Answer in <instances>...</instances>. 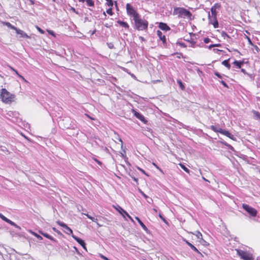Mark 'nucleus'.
<instances>
[{"instance_id": "f257e3e1", "label": "nucleus", "mask_w": 260, "mask_h": 260, "mask_svg": "<svg viewBox=\"0 0 260 260\" xmlns=\"http://www.w3.org/2000/svg\"><path fill=\"white\" fill-rule=\"evenodd\" d=\"M173 15H177L179 18H187L189 20H191L192 14L190 11L184 8H175L173 11Z\"/></svg>"}, {"instance_id": "f03ea898", "label": "nucleus", "mask_w": 260, "mask_h": 260, "mask_svg": "<svg viewBox=\"0 0 260 260\" xmlns=\"http://www.w3.org/2000/svg\"><path fill=\"white\" fill-rule=\"evenodd\" d=\"M135 22V28L138 30H146L148 28V22L147 20L142 19L139 15L133 18Z\"/></svg>"}, {"instance_id": "7ed1b4c3", "label": "nucleus", "mask_w": 260, "mask_h": 260, "mask_svg": "<svg viewBox=\"0 0 260 260\" xmlns=\"http://www.w3.org/2000/svg\"><path fill=\"white\" fill-rule=\"evenodd\" d=\"M1 92L0 98L6 104H11L15 97V95L11 94L5 88H2Z\"/></svg>"}, {"instance_id": "20e7f679", "label": "nucleus", "mask_w": 260, "mask_h": 260, "mask_svg": "<svg viewBox=\"0 0 260 260\" xmlns=\"http://www.w3.org/2000/svg\"><path fill=\"white\" fill-rule=\"evenodd\" d=\"M237 254L243 260H253L252 254L240 249H236Z\"/></svg>"}, {"instance_id": "39448f33", "label": "nucleus", "mask_w": 260, "mask_h": 260, "mask_svg": "<svg viewBox=\"0 0 260 260\" xmlns=\"http://www.w3.org/2000/svg\"><path fill=\"white\" fill-rule=\"evenodd\" d=\"M242 207L243 209L246 211L251 216H255L257 214V211L256 210L249 206L248 205L243 204L242 205Z\"/></svg>"}, {"instance_id": "423d86ee", "label": "nucleus", "mask_w": 260, "mask_h": 260, "mask_svg": "<svg viewBox=\"0 0 260 260\" xmlns=\"http://www.w3.org/2000/svg\"><path fill=\"white\" fill-rule=\"evenodd\" d=\"M126 9L127 14L129 15H132L133 18L139 15L130 4H126Z\"/></svg>"}, {"instance_id": "0eeeda50", "label": "nucleus", "mask_w": 260, "mask_h": 260, "mask_svg": "<svg viewBox=\"0 0 260 260\" xmlns=\"http://www.w3.org/2000/svg\"><path fill=\"white\" fill-rule=\"evenodd\" d=\"M217 16H211L210 14V12L208 13V19L209 21V23L213 24V27L215 28H217L218 27V22L217 20Z\"/></svg>"}, {"instance_id": "6e6552de", "label": "nucleus", "mask_w": 260, "mask_h": 260, "mask_svg": "<svg viewBox=\"0 0 260 260\" xmlns=\"http://www.w3.org/2000/svg\"><path fill=\"white\" fill-rule=\"evenodd\" d=\"M0 218L4 221H5V222H7L8 223L11 224V225H13L14 226V227H15L16 228H17V229L20 230H21V228L20 226L18 225L17 224H16L15 222H14L13 221H11V220L9 219L8 218H7L6 217H5L4 215H3L2 213H0Z\"/></svg>"}, {"instance_id": "1a4fd4ad", "label": "nucleus", "mask_w": 260, "mask_h": 260, "mask_svg": "<svg viewBox=\"0 0 260 260\" xmlns=\"http://www.w3.org/2000/svg\"><path fill=\"white\" fill-rule=\"evenodd\" d=\"M132 113L134 115L136 116L138 119H139L141 121L146 123L147 122V120L145 119V117L140 113L136 111L135 110H132Z\"/></svg>"}, {"instance_id": "9d476101", "label": "nucleus", "mask_w": 260, "mask_h": 260, "mask_svg": "<svg viewBox=\"0 0 260 260\" xmlns=\"http://www.w3.org/2000/svg\"><path fill=\"white\" fill-rule=\"evenodd\" d=\"M156 34L157 36L159 38V39L162 42L164 45H166L167 41L165 35H162V32L160 30H157Z\"/></svg>"}, {"instance_id": "9b49d317", "label": "nucleus", "mask_w": 260, "mask_h": 260, "mask_svg": "<svg viewBox=\"0 0 260 260\" xmlns=\"http://www.w3.org/2000/svg\"><path fill=\"white\" fill-rule=\"evenodd\" d=\"M72 237L84 249H86L85 243L81 239L76 237L74 235H72Z\"/></svg>"}, {"instance_id": "f8f14e48", "label": "nucleus", "mask_w": 260, "mask_h": 260, "mask_svg": "<svg viewBox=\"0 0 260 260\" xmlns=\"http://www.w3.org/2000/svg\"><path fill=\"white\" fill-rule=\"evenodd\" d=\"M117 210L123 216L126 215L130 219L132 220V217L129 216V215L127 213L126 211H125L124 209H123L120 206H118V208H117Z\"/></svg>"}, {"instance_id": "ddd939ff", "label": "nucleus", "mask_w": 260, "mask_h": 260, "mask_svg": "<svg viewBox=\"0 0 260 260\" xmlns=\"http://www.w3.org/2000/svg\"><path fill=\"white\" fill-rule=\"evenodd\" d=\"M16 32L18 35H20L21 37L26 38L29 39L30 38V36H28L25 32H24L23 30L19 28L16 29Z\"/></svg>"}, {"instance_id": "4468645a", "label": "nucleus", "mask_w": 260, "mask_h": 260, "mask_svg": "<svg viewBox=\"0 0 260 260\" xmlns=\"http://www.w3.org/2000/svg\"><path fill=\"white\" fill-rule=\"evenodd\" d=\"M159 27L161 30L167 31L170 29V27L167 25L166 23L163 22H160L159 24Z\"/></svg>"}, {"instance_id": "2eb2a0df", "label": "nucleus", "mask_w": 260, "mask_h": 260, "mask_svg": "<svg viewBox=\"0 0 260 260\" xmlns=\"http://www.w3.org/2000/svg\"><path fill=\"white\" fill-rule=\"evenodd\" d=\"M136 220L138 221V223L140 224L142 228V229L146 232H148L149 231L148 228L146 227V226L143 223V222L140 220V219L138 217H136Z\"/></svg>"}, {"instance_id": "dca6fc26", "label": "nucleus", "mask_w": 260, "mask_h": 260, "mask_svg": "<svg viewBox=\"0 0 260 260\" xmlns=\"http://www.w3.org/2000/svg\"><path fill=\"white\" fill-rule=\"evenodd\" d=\"M184 241L191 248V249H192L193 251L199 254H201V252L198 250V249L195 246H194L191 243H190L187 240H184Z\"/></svg>"}, {"instance_id": "f3484780", "label": "nucleus", "mask_w": 260, "mask_h": 260, "mask_svg": "<svg viewBox=\"0 0 260 260\" xmlns=\"http://www.w3.org/2000/svg\"><path fill=\"white\" fill-rule=\"evenodd\" d=\"M210 129L213 131L215 132H218L220 133V132L222 131V129L219 127H217L215 125H211L210 126Z\"/></svg>"}, {"instance_id": "a211bd4d", "label": "nucleus", "mask_w": 260, "mask_h": 260, "mask_svg": "<svg viewBox=\"0 0 260 260\" xmlns=\"http://www.w3.org/2000/svg\"><path fill=\"white\" fill-rule=\"evenodd\" d=\"M9 68L12 70L13 71H14L16 74L17 75L20 77L21 79H22L23 81H24L25 82H27V81L24 79V78L21 75H20L18 73V72L15 69H14L13 68H12V67L11 66H9Z\"/></svg>"}, {"instance_id": "6ab92c4d", "label": "nucleus", "mask_w": 260, "mask_h": 260, "mask_svg": "<svg viewBox=\"0 0 260 260\" xmlns=\"http://www.w3.org/2000/svg\"><path fill=\"white\" fill-rule=\"evenodd\" d=\"M233 64H234L236 67H237V68H238V69H240V68H241L242 65L243 64V61L235 60V61L233 62Z\"/></svg>"}, {"instance_id": "aec40b11", "label": "nucleus", "mask_w": 260, "mask_h": 260, "mask_svg": "<svg viewBox=\"0 0 260 260\" xmlns=\"http://www.w3.org/2000/svg\"><path fill=\"white\" fill-rule=\"evenodd\" d=\"M117 22L118 24H119L121 26H122L125 28H128L129 27L128 24L125 22L122 21L121 20H118V21H117Z\"/></svg>"}, {"instance_id": "412c9836", "label": "nucleus", "mask_w": 260, "mask_h": 260, "mask_svg": "<svg viewBox=\"0 0 260 260\" xmlns=\"http://www.w3.org/2000/svg\"><path fill=\"white\" fill-rule=\"evenodd\" d=\"M253 113L254 119L255 120H260V113L256 111H253Z\"/></svg>"}, {"instance_id": "4be33fe9", "label": "nucleus", "mask_w": 260, "mask_h": 260, "mask_svg": "<svg viewBox=\"0 0 260 260\" xmlns=\"http://www.w3.org/2000/svg\"><path fill=\"white\" fill-rule=\"evenodd\" d=\"M4 24L5 25H6L7 26H8L9 28H10L12 29L15 30V31H16V29L17 28V27H16L14 25H12L10 22H4Z\"/></svg>"}, {"instance_id": "5701e85b", "label": "nucleus", "mask_w": 260, "mask_h": 260, "mask_svg": "<svg viewBox=\"0 0 260 260\" xmlns=\"http://www.w3.org/2000/svg\"><path fill=\"white\" fill-rule=\"evenodd\" d=\"M229 59H227V60H223L222 62H221V64L223 66H224L225 67H226L229 70L231 68V65L229 63Z\"/></svg>"}, {"instance_id": "b1692460", "label": "nucleus", "mask_w": 260, "mask_h": 260, "mask_svg": "<svg viewBox=\"0 0 260 260\" xmlns=\"http://www.w3.org/2000/svg\"><path fill=\"white\" fill-rule=\"evenodd\" d=\"M220 134H223L227 137L232 136V134L229 131L222 129L220 132Z\"/></svg>"}, {"instance_id": "393cba45", "label": "nucleus", "mask_w": 260, "mask_h": 260, "mask_svg": "<svg viewBox=\"0 0 260 260\" xmlns=\"http://www.w3.org/2000/svg\"><path fill=\"white\" fill-rule=\"evenodd\" d=\"M85 1H86V3H87V5L88 6H90V7H93L94 6V2L92 0H85Z\"/></svg>"}, {"instance_id": "a878e982", "label": "nucleus", "mask_w": 260, "mask_h": 260, "mask_svg": "<svg viewBox=\"0 0 260 260\" xmlns=\"http://www.w3.org/2000/svg\"><path fill=\"white\" fill-rule=\"evenodd\" d=\"M180 167L185 171L186 172V173H189V170L186 167H185L184 165L183 164H179Z\"/></svg>"}, {"instance_id": "bb28decb", "label": "nucleus", "mask_w": 260, "mask_h": 260, "mask_svg": "<svg viewBox=\"0 0 260 260\" xmlns=\"http://www.w3.org/2000/svg\"><path fill=\"white\" fill-rule=\"evenodd\" d=\"M57 223L58 225H59L60 226L64 228L65 229H66V228H68V225L66 223H63V222H62L58 221H57Z\"/></svg>"}, {"instance_id": "cd10ccee", "label": "nucleus", "mask_w": 260, "mask_h": 260, "mask_svg": "<svg viewBox=\"0 0 260 260\" xmlns=\"http://www.w3.org/2000/svg\"><path fill=\"white\" fill-rule=\"evenodd\" d=\"M221 5L219 3H215L211 8H214V9H219Z\"/></svg>"}, {"instance_id": "c85d7f7f", "label": "nucleus", "mask_w": 260, "mask_h": 260, "mask_svg": "<svg viewBox=\"0 0 260 260\" xmlns=\"http://www.w3.org/2000/svg\"><path fill=\"white\" fill-rule=\"evenodd\" d=\"M66 230L67 231L66 232V233L68 235H71L73 233V231L71 228H70L68 226V228H66Z\"/></svg>"}, {"instance_id": "c756f323", "label": "nucleus", "mask_w": 260, "mask_h": 260, "mask_svg": "<svg viewBox=\"0 0 260 260\" xmlns=\"http://www.w3.org/2000/svg\"><path fill=\"white\" fill-rule=\"evenodd\" d=\"M211 16H217V11L216 9H214V8H211Z\"/></svg>"}, {"instance_id": "7c9ffc66", "label": "nucleus", "mask_w": 260, "mask_h": 260, "mask_svg": "<svg viewBox=\"0 0 260 260\" xmlns=\"http://www.w3.org/2000/svg\"><path fill=\"white\" fill-rule=\"evenodd\" d=\"M86 215L88 217V218L91 219L93 222H96V221L98 220L97 218H95L94 217H92L88 214H86Z\"/></svg>"}, {"instance_id": "2f4dec72", "label": "nucleus", "mask_w": 260, "mask_h": 260, "mask_svg": "<svg viewBox=\"0 0 260 260\" xmlns=\"http://www.w3.org/2000/svg\"><path fill=\"white\" fill-rule=\"evenodd\" d=\"M221 37H223L224 39L225 38H229V35L224 31H222L221 34Z\"/></svg>"}, {"instance_id": "473e14b6", "label": "nucleus", "mask_w": 260, "mask_h": 260, "mask_svg": "<svg viewBox=\"0 0 260 260\" xmlns=\"http://www.w3.org/2000/svg\"><path fill=\"white\" fill-rule=\"evenodd\" d=\"M177 83L179 85L180 87L182 89H184V86L183 85V84L182 82L180 80H177Z\"/></svg>"}, {"instance_id": "72a5a7b5", "label": "nucleus", "mask_w": 260, "mask_h": 260, "mask_svg": "<svg viewBox=\"0 0 260 260\" xmlns=\"http://www.w3.org/2000/svg\"><path fill=\"white\" fill-rule=\"evenodd\" d=\"M30 232L33 235H34L35 237H36L38 239H40V240H42V237L40 236L39 235L37 234V233L34 232H32V231H30Z\"/></svg>"}, {"instance_id": "f704fd0d", "label": "nucleus", "mask_w": 260, "mask_h": 260, "mask_svg": "<svg viewBox=\"0 0 260 260\" xmlns=\"http://www.w3.org/2000/svg\"><path fill=\"white\" fill-rule=\"evenodd\" d=\"M107 4L108 6L112 7L113 5V3L112 0H107Z\"/></svg>"}, {"instance_id": "c9c22d12", "label": "nucleus", "mask_w": 260, "mask_h": 260, "mask_svg": "<svg viewBox=\"0 0 260 260\" xmlns=\"http://www.w3.org/2000/svg\"><path fill=\"white\" fill-rule=\"evenodd\" d=\"M107 45L108 47H109V48H110V49H113V48H114V45L111 42L107 43Z\"/></svg>"}, {"instance_id": "e433bc0d", "label": "nucleus", "mask_w": 260, "mask_h": 260, "mask_svg": "<svg viewBox=\"0 0 260 260\" xmlns=\"http://www.w3.org/2000/svg\"><path fill=\"white\" fill-rule=\"evenodd\" d=\"M139 191L145 199L148 198V196L145 194L140 189H139Z\"/></svg>"}, {"instance_id": "4c0bfd02", "label": "nucleus", "mask_w": 260, "mask_h": 260, "mask_svg": "<svg viewBox=\"0 0 260 260\" xmlns=\"http://www.w3.org/2000/svg\"><path fill=\"white\" fill-rule=\"evenodd\" d=\"M40 233L42 235L45 237L48 238H49L50 235L47 233H43V232L40 231Z\"/></svg>"}, {"instance_id": "58836bf2", "label": "nucleus", "mask_w": 260, "mask_h": 260, "mask_svg": "<svg viewBox=\"0 0 260 260\" xmlns=\"http://www.w3.org/2000/svg\"><path fill=\"white\" fill-rule=\"evenodd\" d=\"M107 13L110 15H113V12H112V8H109L107 10Z\"/></svg>"}, {"instance_id": "ea45409f", "label": "nucleus", "mask_w": 260, "mask_h": 260, "mask_svg": "<svg viewBox=\"0 0 260 260\" xmlns=\"http://www.w3.org/2000/svg\"><path fill=\"white\" fill-rule=\"evenodd\" d=\"M204 42L205 43H208L211 42V40L208 38H205L204 39Z\"/></svg>"}, {"instance_id": "a19ab883", "label": "nucleus", "mask_w": 260, "mask_h": 260, "mask_svg": "<svg viewBox=\"0 0 260 260\" xmlns=\"http://www.w3.org/2000/svg\"><path fill=\"white\" fill-rule=\"evenodd\" d=\"M52 230L55 232H56V233H57L58 235H61V233L58 231V230H57L55 228H52Z\"/></svg>"}, {"instance_id": "79ce46f5", "label": "nucleus", "mask_w": 260, "mask_h": 260, "mask_svg": "<svg viewBox=\"0 0 260 260\" xmlns=\"http://www.w3.org/2000/svg\"><path fill=\"white\" fill-rule=\"evenodd\" d=\"M220 82L225 87L228 88V84L223 80L220 81Z\"/></svg>"}, {"instance_id": "37998d69", "label": "nucleus", "mask_w": 260, "mask_h": 260, "mask_svg": "<svg viewBox=\"0 0 260 260\" xmlns=\"http://www.w3.org/2000/svg\"><path fill=\"white\" fill-rule=\"evenodd\" d=\"M37 29L38 30L39 32H40L42 34H44V31L42 30L41 28H40L39 26H36Z\"/></svg>"}, {"instance_id": "c03bdc74", "label": "nucleus", "mask_w": 260, "mask_h": 260, "mask_svg": "<svg viewBox=\"0 0 260 260\" xmlns=\"http://www.w3.org/2000/svg\"><path fill=\"white\" fill-rule=\"evenodd\" d=\"M177 44L183 47H186V45L183 42H178V43H177Z\"/></svg>"}, {"instance_id": "a18cd8bd", "label": "nucleus", "mask_w": 260, "mask_h": 260, "mask_svg": "<svg viewBox=\"0 0 260 260\" xmlns=\"http://www.w3.org/2000/svg\"><path fill=\"white\" fill-rule=\"evenodd\" d=\"M147 199H148V200H147V202H148V203H149V204H152V202H153V200H152L151 198H149V197H148V198H147Z\"/></svg>"}, {"instance_id": "49530a36", "label": "nucleus", "mask_w": 260, "mask_h": 260, "mask_svg": "<svg viewBox=\"0 0 260 260\" xmlns=\"http://www.w3.org/2000/svg\"><path fill=\"white\" fill-rule=\"evenodd\" d=\"M214 74L216 76H217L218 78H221V75L219 73L216 72L214 73Z\"/></svg>"}, {"instance_id": "de8ad7c7", "label": "nucleus", "mask_w": 260, "mask_h": 260, "mask_svg": "<svg viewBox=\"0 0 260 260\" xmlns=\"http://www.w3.org/2000/svg\"><path fill=\"white\" fill-rule=\"evenodd\" d=\"M101 257L104 260H110L107 257L103 255H101Z\"/></svg>"}, {"instance_id": "09e8293b", "label": "nucleus", "mask_w": 260, "mask_h": 260, "mask_svg": "<svg viewBox=\"0 0 260 260\" xmlns=\"http://www.w3.org/2000/svg\"><path fill=\"white\" fill-rule=\"evenodd\" d=\"M48 239H50V240L53 241V242H56V240L54 239L52 236H49V238H48Z\"/></svg>"}, {"instance_id": "8fccbe9b", "label": "nucleus", "mask_w": 260, "mask_h": 260, "mask_svg": "<svg viewBox=\"0 0 260 260\" xmlns=\"http://www.w3.org/2000/svg\"><path fill=\"white\" fill-rule=\"evenodd\" d=\"M48 239H50V240L53 241V242H56V240L54 239L52 236H49V238H48Z\"/></svg>"}, {"instance_id": "3c124183", "label": "nucleus", "mask_w": 260, "mask_h": 260, "mask_svg": "<svg viewBox=\"0 0 260 260\" xmlns=\"http://www.w3.org/2000/svg\"><path fill=\"white\" fill-rule=\"evenodd\" d=\"M197 237L198 239L202 238V235L201 233L198 232V234L197 235Z\"/></svg>"}, {"instance_id": "603ef678", "label": "nucleus", "mask_w": 260, "mask_h": 260, "mask_svg": "<svg viewBox=\"0 0 260 260\" xmlns=\"http://www.w3.org/2000/svg\"><path fill=\"white\" fill-rule=\"evenodd\" d=\"M138 169L140 171H141L143 173H144V174L148 176V175L145 173V171L140 168H138Z\"/></svg>"}, {"instance_id": "864d4df0", "label": "nucleus", "mask_w": 260, "mask_h": 260, "mask_svg": "<svg viewBox=\"0 0 260 260\" xmlns=\"http://www.w3.org/2000/svg\"><path fill=\"white\" fill-rule=\"evenodd\" d=\"M241 72H242V73H243L244 74H246V75H249V74L246 72V70H245V69H241Z\"/></svg>"}, {"instance_id": "5fc2aeb1", "label": "nucleus", "mask_w": 260, "mask_h": 260, "mask_svg": "<svg viewBox=\"0 0 260 260\" xmlns=\"http://www.w3.org/2000/svg\"><path fill=\"white\" fill-rule=\"evenodd\" d=\"M159 217L163 220L165 221V218L162 216L161 214H159Z\"/></svg>"}, {"instance_id": "6e6d98bb", "label": "nucleus", "mask_w": 260, "mask_h": 260, "mask_svg": "<svg viewBox=\"0 0 260 260\" xmlns=\"http://www.w3.org/2000/svg\"><path fill=\"white\" fill-rule=\"evenodd\" d=\"M214 45V47H221V44H213Z\"/></svg>"}, {"instance_id": "4d7b16f0", "label": "nucleus", "mask_w": 260, "mask_h": 260, "mask_svg": "<svg viewBox=\"0 0 260 260\" xmlns=\"http://www.w3.org/2000/svg\"><path fill=\"white\" fill-rule=\"evenodd\" d=\"M94 160H95V161L98 164H100V165H101V164H102V162H101L100 161H99V160H98V159H94Z\"/></svg>"}, {"instance_id": "13d9d810", "label": "nucleus", "mask_w": 260, "mask_h": 260, "mask_svg": "<svg viewBox=\"0 0 260 260\" xmlns=\"http://www.w3.org/2000/svg\"><path fill=\"white\" fill-rule=\"evenodd\" d=\"M213 47H214V45L213 44L210 45V46H208V48L209 49H211V48H212Z\"/></svg>"}, {"instance_id": "bf43d9fd", "label": "nucleus", "mask_w": 260, "mask_h": 260, "mask_svg": "<svg viewBox=\"0 0 260 260\" xmlns=\"http://www.w3.org/2000/svg\"><path fill=\"white\" fill-rule=\"evenodd\" d=\"M74 248L75 249V250L77 251V252L78 254H80L79 251H78V250L77 249V248L76 247H74Z\"/></svg>"}, {"instance_id": "052dcab7", "label": "nucleus", "mask_w": 260, "mask_h": 260, "mask_svg": "<svg viewBox=\"0 0 260 260\" xmlns=\"http://www.w3.org/2000/svg\"><path fill=\"white\" fill-rule=\"evenodd\" d=\"M213 51L215 52H217V51H221V50H219L218 49H214L213 50Z\"/></svg>"}, {"instance_id": "680f3d73", "label": "nucleus", "mask_w": 260, "mask_h": 260, "mask_svg": "<svg viewBox=\"0 0 260 260\" xmlns=\"http://www.w3.org/2000/svg\"><path fill=\"white\" fill-rule=\"evenodd\" d=\"M139 38H140L142 41H144V40H145L144 38L143 37L140 36V37H139Z\"/></svg>"}, {"instance_id": "e2e57ef3", "label": "nucleus", "mask_w": 260, "mask_h": 260, "mask_svg": "<svg viewBox=\"0 0 260 260\" xmlns=\"http://www.w3.org/2000/svg\"><path fill=\"white\" fill-rule=\"evenodd\" d=\"M248 42H249V44H252V42L250 40V38H248Z\"/></svg>"}, {"instance_id": "0e129e2a", "label": "nucleus", "mask_w": 260, "mask_h": 260, "mask_svg": "<svg viewBox=\"0 0 260 260\" xmlns=\"http://www.w3.org/2000/svg\"><path fill=\"white\" fill-rule=\"evenodd\" d=\"M133 179H134V180L135 181H136V182H138V179H137V178H136L134 177V178H133Z\"/></svg>"}, {"instance_id": "69168bd1", "label": "nucleus", "mask_w": 260, "mask_h": 260, "mask_svg": "<svg viewBox=\"0 0 260 260\" xmlns=\"http://www.w3.org/2000/svg\"><path fill=\"white\" fill-rule=\"evenodd\" d=\"M228 137L231 138V139H233L234 137V136L233 135H232V136Z\"/></svg>"}, {"instance_id": "338daca9", "label": "nucleus", "mask_w": 260, "mask_h": 260, "mask_svg": "<svg viewBox=\"0 0 260 260\" xmlns=\"http://www.w3.org/2000/svg\"><path fill=\"white\" fill-rule=\"evenodd\" d=\"M80 2H81V3H84L85 0H78Z\"/></svg>"}, {"instance_id": "774afa93", "label": "nucleus", "mask_w": 260, "mask_h": 260, "mask_svg": "<svg viewBox=\"0 0 260 260\" xmlns=\"http://www.w3.org/2000/svg\"><path fill=\"white\" fill-rule=\"evenodd\" d=\"M153 210L155 213H156V212H157V210H156L155 208H153Z\"/></svg>"}]
</instances>
